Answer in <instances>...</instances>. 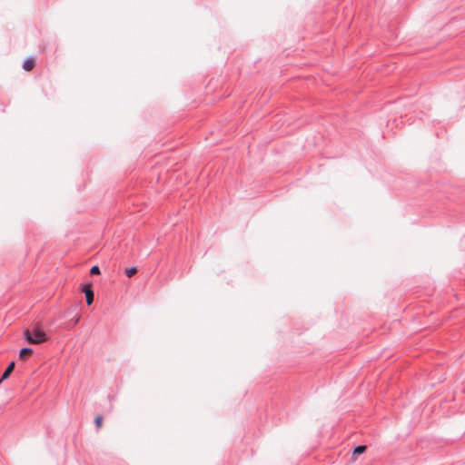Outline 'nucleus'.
I'll return each instance as SVG.
<instances>
[{
	"label": "nucleus",
	"mask_w": 465,
	"mask_h": 465,
	"mask_svg": "<svg viewBox=\"0 0 465 465\" xmlns=\"http://www.w3.org/2000/svg\"><path fill=\"white\" fill-rule=\"evenodd\" d=\"M83 292L85 294L86 303L91 305L94 302V292L92 290V284L86 283L83 287Z\"/></svg>",
	"instance_id": "2"
},
{
	"label": "nucleus",
	"mask_w": 465,
	"mask_h": 465,
	"mask_svg": "<svg viewBox=\"0 0 465 465\" xmlns=\"http://www.w3.org/2000/svg\"><path fill=\"white\" fill-rule=\"evenodd\" d=\"M24 336L30 344H41L47 340L46 333L39 328H35L33 331L25 330Z\"/></svg>",
	"instance_id": "1"
},
{
	"label": "nucleus",
	"mask_w": 465,
	"mask_h": 465,
	"mask_svg": "<svg viewBox=\"0 0 465 465\" xmlns=\"http://www.w3.org/2000/svg\"><path fill=\"white\" fill-rule=\"evenodd\" d=\"M35 59L34 58H28V59H26L24 62L23 68L25 71H31L35 67Z\"/></svg>",
	"instance_id": "5"
},
{
	"label": "nucleus",
	"mask_w": 465,
	"mask_h": 465,
	"mask_svg": "<svg viewBox=\"0 0 465 465\" xmlns=\"http://www.w3.org/2000/svg\"><path fill=\"white\" fill-rule=\"evenodd\" d=\"M33 350L31 348H23L19 352V359L22 361H26L33 354Z\"/></svg>",
	"instance_id": "3"
},
{
	"label": "nucleus",
	"mask_w": 465,
	"mask_h": 465,
	"mask_svg": "<svg viewBox=\"0 0 465 465\" xmlns=\"http://www.w3.org/2000/svg\"><path fill=\"white\" fill-rule=\"evenodd\" d=\"M15 369V362L12 361L8 366L7 368L5 369V371H4L1 379H0V384L2 383L3 381L6 380L10 374L12 373V371H14Z\"/></svg>",
	"instance_id": "4"
},
{
	"label": "nucleus",
	"mask_w": 465,
	"mask_h": 465,
	"mask_svg": "<svg viewBox=\"0 0 465 465\" xmlns=\"http://www.w3.org/2000/svg\"><path fill=\"white\" fill-rule=\"evenodd\" d=\"M137 272V269L135 267H131L125 270V274L128 277L134 276Z\"/></svg>",
	"instance_id": "8"
},
{
	"label": "nucleus",
	"mask_w": 465,
	"mask_h": 465,
	"mask_svg": "<svg viewBox=\"0 0 465 465\" xmlns=\"http://www.w3.org/2000/svg\"><path fill=\"white\" fill-rule=\"evenodd\" d=\"M90 273H91V274H93V275H94V274H100V269H99V267H98V266H96V265H95V266H93V267L91 268V270H90Z\"/></svg>",
	"instance_id": "9"
},
{
	"label": "nucleus",
	"mask_w": 465,
	"mask_h": 465,
	"mask_svg": "<svg viewBox=\"0 0 465 465\" xmlns=\"http://www.w3.org/2000/svg\"><path fill=\"white\" fill-rule=\"evenodd\" d=\"M103 422H104V419H103L102 415H98V416L95 417L94 423H95L97 429L102 428Z\"/></svg>",
	"instance_id": "7"
},
{
	"label": "nucleus",
	"mask_w": 465,
	"mask_h": 465,
	"mask_svg": "<svg viewBox=\"0 0 465 465\" xmlns=\"http://www.w3.org/2000/svg\"><path fill=\"white\" fill-rule=\"evenodd\" d=\"M80 320V316L78 315L75 319H74V323L77 324Z\"/></svg>",
	"instance_id": "10"
},
{
	"label": "nucleus",
	"mask_w": 465,
	"mask_h": 465,
	"mask_svg": "<svg viewBox=\"0 0 465 465\" xmlns=\"http://www.w3.org/2000/svg\"><path fill=\"white\" fill-rule=\"evenodd\" d=\"M367 447L365 445H360L356 447L353 450L352 456L356 458L358 455L362 454L366 450Z\"/></svg>",
	"instance_id": "6"
}]
</instances>
